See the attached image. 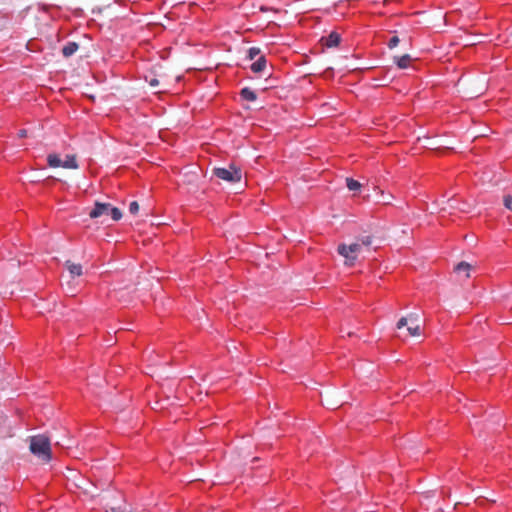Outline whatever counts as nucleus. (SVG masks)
<instances>
[{"mask_svg":"<svg viewBox=\"0 0 512 512\" xmlns=\"http://www.w3.org/2000/svg\"><path fill=\"white\" fill-rule=\"evenodd\" d=\"M29 441L30 452L44 463H48L52 458L49 438L45 435H35L30 437Z\"/></svg>","mask_w":512,"mask_h":512,"instance_id":"f257e3e1","label":"nucleus"},{"mask_svg":"<svg viewBox=\"0 0 512 512\" xmlns=\"http://www.w3.org/2000/svg\"><path fill=\"white\" fill-rule=\"evenodd\" d=\"M110 215L114 221L122 218V212L119 208L113 207L110 203L95 202L94 208L89 212L92 219H97L101 216Z\"/></svg>","mask_w":512,"mask_h":512,"instance_id":"f03ea898","label":"nucleus"},{"mask_svg":"<svg viewBox=\"0 0 512 512\" xmlns=\"http://www.w3.org/2000/svg\"><path fill=\"white\" fill-rule=\"evenodd\" d=\"M214 175L229 183L239 182L242 177L241 170L233 165H230L228 168H215Z\"/></svg>","mask_w":512,"mask_h":512,"instance_id":"7ed1b4c3","label":"nucleus"},{"mask_svg":"<svg viewBox=\"0 0 512 512\" xmlns=\"http://www.w3.org/2000/svg\"><path fill=\"white\" fill-rule=\"evenodd\" d=\"M361 249V244L356 242L350 245L340 244L337 250L338 253L346 259V263L352 265Z\"/></svg>","mask_w":512,"mask_h":512,"instance_id":"20e7f679","label":"nucleus"},{"mask_svg":"<svg viewBox=\"0 0 512 512\" xmlns=\"http://www.w3.org/2000/svg\"><path fill=\"white\" fill-rule=\"evenodd\" d=\"M65 267L69 271L72 278L79 277L83 273L82 266L80 264L73 263L70 260L65 262Z\"/></svg>","mask_w":512,"mask_h":512,"instance_id":"39448f33","label":"nucleus"},{"mask_svg":"<svg viewBox=\"0 0 512 512\" xmlns=\"http://www.w3.org/2000/svg\"><path fill=\"white\" fill-rule=\"evenodd\" d=\"M322 41L328 48L336 47L340 42V35L336 32H332L327 37H323Z\"/></svg>","mask_w":512,"mask_h":512,"instance_id":"423d86ee","label":"nucleus"},{"mask_svg":"<svg viewBox=\"0 0 512 512\" xmlns=\"http://www.w3.org/2000/svg\"><path fill=\"white\" fill-rule=\"evenodd\" d=\"M47 162L51 168L63 167V160H61L60 156L56 153L49 154L47 156Z\"/></svg>","mask_w":512,"mask_h":512,"instance_id":"0eeeda50","label":"nucleus"},{"mask_svg":"<svg viewBox=\"0 0 512 512\" xmlns=\"http://www.w3.org/2000/svg\"><path fill=\"white\" fill-rule=\"evenodd\" d=\"M266 64V58L263 55H261L254 63H252L251 70L254 73H260L265 69Z\"/></svg>","mask_w":512,"mask_h":512,"instance_id":"6e6552de","label":"nucleus"},{"mask_svg":"<svg viewBox=\"0 0 512 512\" xmlns=\"http://www.w3.org/2000/svg\"><path fill=\"white\" fill-rule=\"evenodd\" d=\"M79 165L77 162L76 155H66L65 160H63V168L66 169H78Z\"/></svg>","mask_w":512,"mask_h":512,"instance_id":"1a4fd4ad","label":"nucleus"},{"mask_svg":"<svg viewBox=\"0 0 512 512\" xmlns=\"http://www.w3.org/2000/svg\"><path fill=\"white\" fill-rule=\"evenodd\" d=\"M459 205H460V202L458 199L456 198H450L447 200V206L443 207L442 209L443 210H449V211H452V210H459L461 212H468L467 209L465 208H459Z\"/></svg>","mask_w":512,"mask_h":512,"instance_id":"9d476101","label":"nucleus"},{"mask_svg":"<svg viewBox=\"0 0 512 512\" xmlns=\"http://www.w3.org/2000/svg\"><path fill=\"white\" fill-rule=\"evenodd\" d=\"M79 48L78 43L76 42H68L63 48H62V54L64 57H70L72 56Z\"/></svg>","mask_w":512,"mask_h":512,"instance_id":"9b49d317","label":"nucleus"},{"mask_svg":"<svg viewBox=\"0 0 512 512\" xmlns=\"http://www.w3.org/2000/svg\"><path fill=\"white\" fill-rule=\"evenodd\" d=\"M410 61H411V57L408 54H405L401 57H394V62L401 69L407 68L409 66Z\"/></svg>","mask_w":512,"mask_h":512,"instance_id":"f8f14e48","label":"nucleus"},{"mask_svg":"<svg viewBox=\"0 0 512 512\" xmlns=\"http://www.w3.org/2000/svg\"><path fill=\"white\" fill-rule=\"evenodd\" d=\"M240 96L247 101H255L257 99L256 93L248 87L241 89Z\"/></svg>","mask_w":512,"mask_h":512,"instance_id":"ddd939ff","label":"nucleus"},{"mask_svg":"<svg viewBox=\"0 0 512 512\" xmlns=\"http://www.w3.org/2000/svg\"><path fill=\"white\" fill-rule=\"evenodd\" d=\"M472 268V266L467 262H460L455 267V271L458 273L464 272L466 277H469V270Z\"/></svg>","mask_w":512,"mask_h":512,"instance_id":"4468645a","label":"nucleus"},{"mask_svg":"<svg viewBox=\"0 0 512 512\" xmlns=\"http://www.w3.org/2000/svg\"><path fill=\"white\" fill-rule=\"evenodd\" d=\"M346 185L350 191H358L361 188V183L352 178H346Z\"/></svg>","mask_w":512,"mask_h":512,"instance_id":"2eb2a0df","label":"nucleus"},{"mask_svg":"<svg viewBox=\"0 0 512 512\" xmlns=\"http://www.w3.org/2000/svg\"><path fill=\"white\" fill-rule=\"evenodd\" d=\"M407 331L411 336H419L421 334V329L418 324H410L407 327Z\"/></svg>","mask_w":512,"mask_h":512,"instance_id":"dca6fc26","label":"nucleus"},{"mask_svg":"<svg viewBox=\"0 0 512 512\" xmlns=\"http://www.w3.org/2000/svg\"><path fill=\"white\" fill-rule=\"evenodd\" d=\"M144 78L151 87H156L159 84V81L155 75H145Z\"/></svg>","mask_w":512,"mask_h":512,"instance_id":"f3484780","label":"nucleus"},{"mask_svg":"<svg viewBox=\"0 0 512 512\" xmlns=\"http://www.w3.org/2000/svg\"><path fill=\"white\" fill-rule=\"evenodd\" d=\"M260 49L257 48V47H251L249 50H248V58L250 60H253L255 59L259 54H260Z\"/></svg>","mask_w":512,"mask_h":512,"instance_id":"a211bd4d","label":"nucleus"},{"mask_svg":"<svg viewBox=\"0 0 512 512\" xmlns=\"http://www.w3.org/2000/svg\"><path fill=\"white\" fill-rule=\"evenodd\" d=\"M106 506L112 511V512H121L122 506L120 504H117L115 502H108Z\"/></svg>","mask_w":512,"mask_h":512,"instance_id":"6ab92c4d","label":"nucleus"},{"mask_svg":"<svg viewBox=\"0 0 512 512\" xmlns=\"http://www.w3.org/2000/svg\"><path fill=\"white\" fill-rule=\"evenodd\" d=\"M138 211H139V204H138V202H136V201L131 202L130 205H129V212L131 214L135 215V214L138 213Z\"/></svg>","mask_w":512,"mask_h":512,"instance_id":"aec40b11","label":"nucleus"},{"mask_svg":"<svg viewBox=\"0 0 512 512\" xmlns=\"http://www.w3.org/2000/svg\"><path fill=\"white\" fill-rule=\"evenodd\" d=\"M504 206L510 210H512V196L505 195L503 198Z\"/></svg>","mask_w":512,"mask_h":512,"instance_id":"412c9836","label":"nucleus"},{"mask_svg":"<svg viewBox=\"0 0 512 512\" xmlns=\"http://www.w3.org/2000/svg\"><path fill=\"white\" fill-rule=\"evenodd\" d=\"M399 41H400V40H399V38H398L397 36H393V37L389 40V42H388V47H389L390 49L395 48V47L398 45Z\"/></svg>","mask_w":512,"mask_h":512,"instance_id":"4be33fe9","label":"nucleus"},{"mask_svg":"<svg viewBox=\"0 0 512 512\" xmlns=\"http://www.w3.org/2000/svg\"><path fill=\"white\" fill-rule=\"evenodd\" d=\"M361 244V248L363 246H369L371 244V238L370 236H363L361 239H360V242Z\"/></svg>","mask_w":512,"mask_h":512,"instance_id":"5701e85b","label":"nucleus"},{"mask_svg":"<svg viewBox=\"0 0 512 512\" xmlns=\"http://www.w3.org/2000/svg\"><path fill=\"white\" fill-rule=\"evenodd\" d=\"M409 323L408 321V318L407 317H402L398 322H397V328L398 329H401L405 326H407V324Z\"/></svg>","mask_w":512,"mask_h":512,"instance_id":"b1692460","label":"nucleus"},{"mask_svg":"<svg viewBox=\"0 0 512 512\" xmlns=\"http://www.w3.org/2000/svg\"><path fill=\"white\" fill-rule=\"evenodd\" d=\"M407 318L410 324H417L418 317L416 314H410Z\"/></svg>","mask_w":512,"mask_h":512,"instance_id":"393cba45","label":"nucleus"},{"mask_svg":"<svg viewBox=\"0 0 512 512\" xmlns=\"http://www.w3.org/2000/svg\"><path fill=\"white\" fill-rule=\"evenodd\" d=\"M26 135H27V131L25 129H21L18 132V137H20V138H24V137H26Z\"/></svg>","mask_w":512,"mask_h":512,"instance_id":"a878e982","label":"nucleus"},{"mask_svg":"<svg viewBox=\"0 0 512 512\" xmlns=\"http://www.w3.org/2000/svg\"><path fill=\"white\" fill-rule=\"evenodd\" d=\"M459 208H465V209H467L469 211V204H467L465 202L460 203Z\"/></svg>","mask_w":512,"mask_h":512,"instance_id":"bb28decb","label":"nucleus"},{"mask_svg":"<svg viewBox=\"0 0 512 512\" xmlns=\"http://www.w3.org/2000/svg\"><path fill=\"white\" fill-rule=\"evenodd\" d=\"M382 202H383L384 204H388V203H389V200L382 199Z\"/></svg>","mask_w":512,"mask_h":512,"instance_id":"cd10ccee","label":"nucleus"},{"mask_svg":"<svg viewBox=\"0 0 512 512\" xmlns=\"http://www.w3.org/2000/svg\"><path fill=\"white\" fill-rule=\"evenodd\" d=\"M161 27H162V30L166 28L164 23L161 24Z\"/></svg>","mask_w":512,"mask_h":512,"instance_id":"c85d7f7f","label":"nucleus"}]
</instances>
